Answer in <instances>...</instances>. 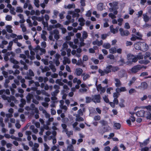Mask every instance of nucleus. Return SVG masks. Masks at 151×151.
Segmentation results:
<instances>
[{"mask_svg":"<svg viewBox=\"0 0 151 151\" xmlns=\"http://www.w3.org/2000/svg\"><path fill=\"white\" fill-rule=\"evenodd\" d=\"M127 59L128 61L127 62V64H132V63H135L137 61L136 56L131 54L127 55Z\"/></svg>","mask_w":151,"mask_h":151,"instance_id":"nucleus-1","label":"nucleus"},{"mask_svg":"<svg viewBox=\"0 0 151 151\" xmlns=\"http://www.w3.org/2000/svg\"><path fill=\"white\" fill-rule=\"evenodd\" d=\"M2 98L4 100H7L9 102H11L12 101H14L15 103H18L19 101L16 100V99L14 96H11L10 97L6 96L5 95H2L1 96Z\"/></svg>","mask_w":151,"mask_h":151,"instance_id":"nucleus-2","label":"nucleus"},{"mask_svg":"<svg viewBox=\"0 0 151 151\" xmlns=\"http://www.w3.org/2000/svg\"><path fill=\"white\" fill-rule=\"evenodd\" d=\"M88 36V35L87 32L85 31H84L82 35V37L80 38V42L79 46V47H81L85 45V43L84 42V40L86 39Z\"/></svg>","mask_w":151,"mask_h":151,"instance_id":"nucleus-3","label":"nucleus"},{"mask_svg":"<svg viewBox=\"0 0 151 151\" xmlns=\"http://www.w3.org/2000/svg\"><path fill=\"white\" fill-rule=\"evenodd\" d=\"M143 45H145V47H143L144 50H146L148 48L147 45L145 43H142L141 42H138L136 43L134 45V47L137 50H141V47H142Z\"/></svg>","mask_w":151,"mask_h":151,"instance_id":"nucleus-4","label":"nucleus"},{"mask_svg":"<svg viewBox=\"0 0 151 151\" xmlns=\"http://www.w3.org/2000/svg\"><path fill=\"white\" fill-rule=\"evenodd\" d=\"M143 66L139 65H138L134 66L130 70L132 73H136L139 72L142 68Z\"/></svg>","mask_w":151,"mask_h":151,"instance_id":"nucleus-5","label":"nucleus"},{"mask_svg":"<svg viewBox=\"0 0 151 151\" xmlns=\"http://www.w3.org/2000/svg\"><path fill=\"white\" fill-rule=\"evenodd\" d=\"M92 101L96 104L101 102V97L100 94L94 95L92 96Z\"/></svg>","mask_w":151,"mask_h":151,"instance_id":"nucleus-6","label":"nucleus"},{"mask_svg":"<svg viewBox=\"0 0 151 151\" xmlns=\"http://www.w3.org/2000/svg\"><path fill=\"white\" fill-rule=\"evenodd\" d=\"M33 50L35 52H39L40 55H41L43 54H45L46 52V51L45 49L44 48H41L40 46L38 45L35 48L33 49Z\"/></svg>","mask_w":151,"mask_h":151,"instance_id":"nucleus-7","label":"nucleus"},{"mask_svg":"<svg viewBox=\"0 0 151 151\" xmlns=\"http://www.w3.org/2000/svg\"><path fill=\"white\" fill-rule=\"evenodd\" d=\"M55 59H52L53 62L55 63L57 66H58L60 64V63L59 61V58L60 57V55L58 53H56L54 56Z\"/></svg>","mask_w":151,"mask_h":151,"instance_id":"nucleus-8","label":"nucleus"},{"mask_svg":"<svg viewBox=\"0 0 151 151\" xmlns=\"http://www.w3.org/2000/svg\"><path fill=\"white\" fill-rule=\"evenodd\" d=\"M9 53H10V56L9 58L10 61L11 63L15 64H18L19 62L14 58V57L15 55V53L12 52H9Z\"/></svg>","mask_w":151,"mask_h":151,"instance_id":"nucleus-9","label":"nucleus"},{"mask_svg":"<svg viewBox=\"0 0 151 151\" xmlns=\"http://www.w3.org/2000/svg\"><path fill=\"white\" fill-rule=\"evenodd\" d=\"M98 91L101 94L104 93L106 91V88L105 87H102L101 84H99L96 88Z\"/></svg>","mask_w":151,"mask_h":151,"instance_id":"nucleus-10","label":"nucleus"},{"mask_svg":"<svg viewBox=\"0 0 151 151\" xmlns=\"http://www.w3.org/2000/svg\"><path fill=\"white\" fill-rule=\"evenodd\" d=\"M119 31L122 36H127L129 34L128 31L127 30H124L122 28H120Z\"/></svg>","mask_w":151,"mask_h":151,"instance_id":"nucleus-11","label":"nucleus"},{"mask_svg":"<svg viewBox=\"0 0 151 151\" xmlns=\"http://www.w3.org/2000/svg\"><path fill=\"white\" fill-rule=\"evenodd\" d=\"M27 76L25 77V78L27 79L31 80L32 79L31 76H34V73L33 71L31 69H29V72L27 73Z\"/></svg>","mask_w":151,"mask_h":151,"instance_id":"nucleus-12","label":"nucleus"},{"mask_svg":"<svg viewBox=\"0 0 151 151\" xmlns=\"http://www.w3.org/2000/svg\"><path fill=\"white\" fill-rule=\"evenodd\" d=\"M145 114V111L143 110H141L137 111L136 113V115L138 117H144Z\"/></svg>","mask_w":151,"mask_h":151,"instance_id":"nucleus-13","label":"nucleus"},{"mask_svg":"<svg viewBox=\"0 0 151 151\" xmlns=\"http://www.w3.org/2000/svg\"><path fill=\"white\" fill-rule=\"evenodd\" d=\"M53 34L54 35V37L55 39L58 40L60 38L59 32L57 29H55L53 31Z\"/></svg>","mask_w":151,"mask_h":151,"instance_id":"nucleus-14","label":"nucleus"},{"mask_svg":"<svg viewBox=\"0 0 151 151\" xmlns=\"http://www.w3.org/2000/svg\"><path fill=\"white\" fill-rule=\"evenodd\" d=\"M126 74L125 71L123 69L120 70L118 73V75L119 78H123Z\"/></svg>","mask_w":151,"mask_h":151,"instance_id":"nucleus-15","label":"nucleus"},{"mask_svg":"<svg viewBox=\"0 0 151 151\" xmlns=\"http://www.w3.org/2000/svg\"><path fill=\"white\" fill-rule=\"evenodd\" d=\"M63 63L64 65H66L67 63L69 64L70 63V59L67 57L64 56L63 57Z\"/></svg>","mask_w":151,"mask_h":151,"instance_id":"nucleus-16","label":"nucleus"},{"mask_svg":"<svg viewBox=\"0 0 151 151\" xmlns=\"http://www.w3.org/2000/svg\"><path fill=\"white\" fill-rule=\"evenodd\" d=\"M146 109L147 110H148L150 111L151 112V106L150 105H148L147 106H142V107H138L137 106L134 109V110L136 111L138 109Z\"/></svg>","mask_w":151,"mask_h":151,"instance_id":"nucleus-17","label":"nucleus"},{"mask_svg":"<svg viewBox=\"0 0 151 151\" xmlns=\"http://www.w3.org/2000/svg\"><path fill=\"white\" fill-rule=\"evenodd\" d=\"M30 110L34 111L36 113H38L39 111L38 109L36 108L35 105L33 104H31L30 106Z\"/></svg>","mask_w":151,"mask_h":151,"instance_id":"nucleus-18","label":"nucleus"},{"mask_svg":"<svg viewBox=\"0 0 151 151\" xmlns=\"http://www.w3.org/2000/svg\"><path fill=\"white\" fill-rule=\"evenodd\" d=\"M83 72V70L80 68H76V69L75 73L77 76H80Z\"/></svg>","mask_w":151,"mask_h":151,"instance_id":"nucleus-19","label":"nucleus"},{"mask_svg":"<svg viewBox=\"0 0 151 151\" xmlns=\"http://www.w3.org/2000/svg\"><path fill=\"white\" fill-rule=\"evenodd\" d=\"M147 83L145 82H143L141 83V85L139 86V88L141 89H145L147 88Z\"/></svg>","mask_w":151,"mask_h":151,"instance_id":"nucleus-20","label":"nucleus"},{"mask_svg":"<svg viewBox=\"0 0 151 151\" xmlns=\"http://www.w3.org/2000/svg\"><path fill=\"white\" fill-rule=\"evenodd\" d=\"M127 90L126 88L124 87H121L120 88L117 87L116 89V92L119 93H120L122 92H124L126 91Z\"/></svg>","mask_w":151,"mask_h":151,"instance_id":"nucleus-21","label":"nucleus"},{"mask_svg":"<svg viewBox=\"0 0 151 151\" xmlns=\"http://www.w3.org/2000/svg\"><path fill=\"white\" fill-rule=\"evenodd\" d=\"M111 65H109L106 66L105 70V72L106 74H108V73L111 72Z\"/></svg>","mask_w":151,"mask_h":151,"instance_id":"nucleus-22","label":"nucleus"},{"mask_svg":"<svg viewBox=\"0 0 151 151\" xmlns=\"http://www.w3.org/2000/svg\"><path fill=\"white\" fill-rule=\"evenodd\" d=\"M33 96L32 94L30 93H28L26 97L27 103H29L31 99L33 98Z\"/></svg>","mask_w":151,"mask_h":151,"instance_id":"nucleus-23","label":"nucleus"},{"mask_svg":"<svg viewBox=\"0 0 151 151\" xmlns=\"http://www.w3.org/2000/svg\"><path fill=\"white\" fill-rule=\"evenodd\" d=\"M114 80L116 82L115 83V86L116 87H119L121 86L122 83L120 80L119 79L117 78H115L114 79Z\"/></svg>","mask_w":151,"mask_h":151,"instance_id":"nucleus-24","label":"nucleus"},{"mask_svg":"<svg viewBox=\"0 0 151 151\" xmlns=\"http://www.w3.org/2000/svg\"><path fill=\"white\" fill-rule=\"evenodd\" d=\"M111 72H116L120 70V68L118 66H113L111 65Z\"/></svg>","mask_w":151,"mask_h":151,"instance_id":"nucleus-25","label":"nucleus"},{"mask_svg":"<svg viewBox=\"0 0 151 151\" xmlns=\"http://www.w3.org/2000/svg\"><path fill=\"white\" fill-rule=\"evenodd\" d=\"M12 26L10 25H7L6 26V31L9 33H12L13 32V30L12 29Z\"/></svg>","mask_w":151,"mask_h":151,"instance_id":"nucleus-26","label":"nucleus"},{"mask_svg":"<svg viewBox=\"0 0 151 151\" xmlns=\"http://www.w3.org/2000/svg\"><path fill=\"white\" fill-rule=\"evenodd\" d=\"M5 93L7 95H9L10 94V91L9 89H2L0 90V95H2L4 93Z\"/></svg>","mask_w":151,"mask_h":151,"instance_id":"nucleus-27","label":"nucleus"},{"mask_svg":"<svg viewBox=\"0 0 151 151\" xmlns=\"http://www.w3.org/2000/svg\"><path fill=\"white\" fill-rule=\"evenodd\" d=\"M78 21L80 22L79 24L81 26H82L84 25L85 20L83 18H80Z\"/></svg>","mask_w":151,"mask_h":151,"instance_id":"nucleus-28","label":"nucleus"},{"mask_svg":"<svg viewBox=\"0 0 151 151\" xmlns=\"http://www.w3.org/2000/svg\"><path fill=\"white\" fill-rule=\"evenodd\" d=\"M113 127L115 129H120L121 127V125L119 123H114L113 125Z\"/></svg>","mask_w":151,"mask_h":151,"instance_id":"nucleus-29","label":"nucleus"},{"mask_svg":"<svg viewBox=\"0 0 151 151\" xmlns=\"http://www.w3.org/2000/svg\"><path fill=\"white\" fill-rule=\"evenodd\" d=\"M75 11L77 13H74L73 15V17H76L78 18L79 16V14L78 13H79L80 12V10L79 9H76Z\"/></svg>","mask_w":151,"mask_h":151,"instance_id":"nucleus-30","label":"nucleus"},{"mask_svg":"<svg viewBox=\"0 0 151 151\" xmlns=\"http://www.w3.org/2000/svg\"><path fill=\"white\" fill-rule=\"evenodd\" d=\"M20 102L21 103L19 104V106L20 107H23L26 104V101L24 99L22 98L20 100Z\"/></svg>","mask_w":151,"mask_h":151,"instance_id":"nucleus-31","label":"nucleus"},{"mask_svg":"<svg viewBox=\"0 0 151 151\" xmlns=\"http://www.w3.org/2000/svg\"><path fill=\"white\" fill-rule=\"evenodd\" d=\"M30 129L32 130V132L35 134H37L38 132V129L35 128V127L33 125H31L29 127Z\"/></svg>","mask_w":151,"mask_h":151,"instance_id":"nucleus-32","label":"nucleus"},{"mask_svg":"<svg viewBox=\"0 0 151 151\" xmlns=\"http://www.w3.org/2000/svg\"><path fill=\"white\" fill-rule=\"evenodd\" d=\"M76 52H77L76 56L78 58H79L81 56V53L82 52V50L81 48H79L77 49Z\"/></svg>","mask_w":151,"mask_h":151,"instance_id":"nucleus-33","label":"nucleus"},{"mask_svg":"<svg viewBox=\"0 0 151 151\" xmlns=\"http://www.w3.org/2000/svg\"><path fill=\"white\" fill-rule=\"evenodd\" d=\"M99 123L101 124L102 126H105L108 125V122L103 119L101 120L99 122Z\"/></svg>","mask_w":151,"mask_h":151,"instance_id":"nucleus-34","label":"nucleus"},{"mask_svg":"<svg viewBox=\"0 0 151 151\" xmlns=\"http://www.w3.org/2000/svg\"><path fill=\"white\" fill-rule=\"evenodd\" d=\"M30 55H29V58L31 60H32L35 59V53L33 51L30 50Z\"/></svg>","mask_w":151,"mask_h":151,"instance_id":"nucleus-35","label":"nucleus"},{"mask_svg":"<svg viewBox=\"0 0 151 151\" xmlns=\"http://www.w3.org/2000/svg\"><path fill=\"white\" fill-rule=\"evenodd\" d=\"M104 126V127L103 128L104 131V133L109 132L111 129L110 127L108 125Z\"/></svg>","mask_w":151,"mask_h":151,"instance_id":"nucleus-36","label":"nucleus"},{"mask_svg":"<svg viewBox=\"0 0 151 151\" xmlns=\"http://www.w3.org/2000/svg\"><path fill=\"white\" fill-rule=\"evenodd\" d=\"M149 138L146 139L143 142L141 143L140 145V146L141 147H143V146H146L149 143Z\"/></svg>","mask_w":151,"mask_h":151,"instance_id":"nucleus-37","label":"nucleus"},{"mask_svg":"<svg viewBox=\"0 0 151 151\" xmlns=\"http://www.w3.org/2000/svg\"><path fill=\"white\" fill-rule=\"evenodd\" d=\"M103 4L101 3L98 4L97 6V8L98 10L100 11H102L103 9Z\"/></svg>","mask_w":151,"mask_h":151,"instance_id":"nucleus-38","label":"nucleus"},{"mask_svg":"<svg viewBox=\"0 0 151 151\" xmlns=\"http://www.w3.org/2000/svg\"><path fill=\"white\" fill-rule=\"evenodd\" d=\"M68 151H75L74 150V147L72 144L69 145L67 147Z\"/></svg>","mask_w":151,"mask_h":151,"instance_id":"nucleus-39","label":"nucleus"},{"mask_svg":"<svg viewBox=\"0 0 151 151\" xmlns=\"http://www.w3.org/2000/svg\"><path fill=\"white\" fill-rule=\"evenodd\" d=\"M82 76H83V79L84 81H86L90 77V76L89 74H85V73H83L82 74Z\"/></svg>","mask_w":151,"mask_h":151,"instance_id":"nucleus-40","label":"nucleus"},{"mask_svg":"<svg viewBox=\"0 0 151 151\" xmlns=\"http://www.w3.org/2000/svg\"><path fill=\"white\" fill-rule=\"evenodd\" d=\"M143 19L145 22H147L149 20L150 18L148 16L145 14H143Z\"/></svg>","mask_w":151,"mask_h":151,"instance_id":"nucleus-41","label":"nucleus"},{"mask_svg":"<svg viewBox=\"0 0 151 151\" xmlns=\"http://www.w3.org/2000/svg\"><path fill=\"white\" fill-rule=\"evenodd\" d=\"M31 89L34 91H36V93L38 95H40L41 93V91L40 90H37V87H32Z\"/></svg>","mask_w":151,"mask_h":151,"instance_id":"nucleus-42","label":"nucleus"},{"mask_svg":"<svg viewBox=\"0 0 151 151\" xmlns=\"http://www.w3.org/2000/svg\"><path fill=\"white\" fill-rule=\"evenodd\" d=\"M150 62V61L148 60H140L139 61V63L141 64H144L145 65L147 64Z\"/></svg>","mask_w":151,"mask_h":151,"instance_id":"nucleus-43","label":"nucleus"},{"mask_svg":"<svg viewBox=\"0 0 151 151\" xmlns=\"http://www.w3.org/2000/svg\"><path fill=\"white\" fill-rule=\"evenodd\" d=\"M103 47L104 48L108 49L110 47L111 45L109 43H105L103 45Z\"/></svg>","mask_w":151,"mask_h":151,"instance_id":"nucleus-44","label":"nucleus"},{"mask_svg":"<svg viewBox=\"0 0 151 151\" xmlns=\"http://www.w3.org/2000/svg\"><path fill=\"white\" fill-rule=\"evenodd\" d=\"M69 44L70 47H72L73 49H76L77 47V46L76 45L74 44L73 42H70Z\"/></svg>","mask_w":151,"mask_h":151,"instance_id":"nucleus-45","label":"nucleus"},{"mask_svg":"<svg viewBox=\"0 0 151 151\" xmlns=\"http://www.w3.org/2000/svg\"><path fill=\"white\" fill-rule=\"evenodd\" d=\"M86 103H89L91 101H92V98L88 96H86Z\"/></svg>","mask_w":151,"mask_h":151,"instance_id":"nucleus-46","label":"nucleus"},{"mask_svg":"<svg viewBox=\"0 0 151 151\" xmlns=\"http://www.w3.org/2000/svg\"><path fill=\"white\" fill-rule=\"evenodd\" d=\"M10 53H9V52H8L5 54L4 57V59L5 61H7L9 60V58L8 56H10Z\"/></svg>","mask_w":151,"mask_h":151,"instance_id":"nucleus-47","label":"nucleus"},{"mask_svg":"<svg viewBox=\"0 0 151 151\" xmlns=\"http://www.w3.org/2000/svg\"><path fill=\"white\" fill-rule=\"evenodd\" d=\"M136 79V78L135 77H133L132 80L129 81V83L128 84L129 86H130L133 83H134Z\"/></svg>","mask_w":151,"mask_h":151,"instance_id":"nucleus-48","label":"nucleus"},{"mask_svg":"<svg viewBox=\"0 0 151 151\" xmlns=\"http://www.w3.org/2000/svg\"><path fill=\"white\" fill-rule=\"evenodd\" d=\"M109 51L111 53H115L116 52V48L115 47H111V48L109 49Z\"/></svg>","mask_w":151,"mask_h":151,"instance_id":"nucleus-49","label":"nucleus"},{"mask_svg":"<svg viewBox=\"0 0 151 151\" xmlns=\"http://www.w3.org/2000/svg\"><path fill=\"white\" fill-rule=\"evenodd\" d=\"M13 42L12 41H10L9 43V45L7 47V49L8 50H12V47L13 45Z\"/></svg>","mask_w":151,"mask_h":151,"instance_id":"nucleus-50","label":"nucleus"},{"mask_svg":"<svg viewBox=\"0 0 151 151\" xmlns=\"http://www.w3.org/2000/svg\"><path fill=\"white\" fill-rule=\"evenodd\" d=\"M75 120L76 122H82L84 121V119L82 117L76 116V118L75 119Z\"/></svg>","mask_w":151,"mask_h":151,"instance_id":"nucleus-51","label":"nucleus"},{"mask_svg":"<svg viewBox=\"0 0 151 151\" xmlns=\"http://www.w3.org/2000/svg\"><path fill=\"white\" fill-rule=\"evenodd\" d=\"M59 92L60 91L59 90H55L54 91L51 93V95L52 96H56Z\"/></svg>","mask_w":151,"mask_h":151,"instance_id":"nucleus-52","label":"nucleus"},{"mask_svg":"<svg viewBox=\"0 0 151 151\" xmlns=\"http://www.w3.org/2000/svg\"><path fill=\"white\" fill-rule=\"evenodd\" d=\"M98 72L100 74V75L101 76H104L106 74V73L105 72L104 69L103 70L100 69H99Z\"/></svg>","mask_w":151,"mask_h":151,"instance_id":"nucleus-53","label":"nucleus"},{"mask_svg":"<svg viewBox=\"0 0 151 151\" xmlns=\"http://www.w3.org/2000/svg\"><path fill=\"white\" fill-rule=\"evenodd\" d=\"M59 14V12L56 10H54L53 11V14L54 15L52 16V17L53 18H56L57 17L58 15Z\"/></svg>","mask_w":151,"mask_h":151,"instance_id":"nucleus-54","label":"nucleus"},{"mask_svg":"<svg viewBox=\"0 0 151 151\" xmlns=\"http://www.w3.org/2000/svg\"><path fill=\"white\" fill-rule=\"evenodd\" d=\"M10 82L9 79H6L5 81V82L4 84V86L5 88H7L8 87V84Z\"/></svg>","mask_w":151,"mask_h":151,"instance_id":"nucleus-55","label":"nucleus"},{"mask_svg":"<svg viewBox=\"0 0 151 151\" xmlns=\"http://www.w3.org/2000/svg\"><path fill=\"white\" fill-rule=\"evenodd\" d=\"M118 3L117 2H114L112 3H110L109 4V5L111 6H113L114 8H115L116 6H117Z\"/></svg>","mask_w":151,"mask_h":151,"instance_id":"nucleus-56","label":"nucleus"},{"mask_svg":"<svg viewBox=\"0 0 151 151\" xmlns=\"http://www.w3.org/2000/svg\"><path fill=\"white\" fill-rule=\"evenodd\" d=\"M88 89L86 88H82L79 89V91L81 93H84L87 92Z\"/></svg>","mask_w":151,"mask_h":151,"instance_id":"nucleus-57","label":"nucleus"},{"mask_svg":"<svg viewBox=\"0 0 151 151\" xmlns=\"http://www.w3.org/2000/svg\"><path fill=\"white\" fill-rule=\"evenodd\" d=\"M101 116L99 115H96L94 116L93 119L95 121H98L101 119Z\"/></svg>","mask_w":151,"mask_h":151,"instance_id":"nucleus-58","label":"nucleus"},{"mask_svg":"<svg viewBox=\"0 0 151 151\" xmlns=\"http://www.w3.org/2000/svg\"><path fill=\"white\" fill-rule=\"evenodd\" d=\"M68 45L67 43L66 42H64L63 43L62 46V49L64 50H67L68 49Z\"/></svg>","mask_w":151,"mask_h":151,"instance_id":"nucleus-59","label":"nucleus"},{"mask_svg":"<svg viewBox=\"0 0 151 151\" xmlns=\"http://www.w3.org/2000/svg\"><path fill=\"white\" fill-rule=\"evenodd\" d=\"M136 56L137 58V60L138 59L140 60L143 58V56L141 53H139L137 55H136Z\"/></svg>","mask_w":151,"mask_h":151,"instance_id":"nucleus-60","label":"nucleus"},{"mask_svg":"<svg viewBox=\"0 0 151 151\" xmlns=\"http://www.w3.org/2000/svg\"><path fill=\"white\" fill-rule=\"evenodd\" d=\"M98 132L99 133L103 135L104 133V131L103 129L101 128V127H99L98 129Z\"/></svg>","mask_w":151,"mask_h":151,"instance_id":"nucleus-61","label":"nucleus"},{"mask_svg":"<svg viewBox=\"0 0 151 151\" xmlns=\"http://www.w3.org/2000/svg\"><path fill=\"white\" fill-rule=\"evenodd\" d=\"M43 113L45 114V117L47 118H49L50 117V114L48 113L46 110H44L43 112Z\"/></svg>","mask_w":151,"mask_h":151,"instance_id":"nucleus-62","label":"nucleus"},{"mask_svg":"<svg viewBox=\"0 0 151 151\" xmlns=\"http://www.w3.org/2000/svg\"><path fill=\"white\" fill-rule=\"evenodd\" d=\"M20 27L22 28V30L23 32H24L26 31V28L23 24H21L20 25Z\"/></svg>","mask_w":151,"mask_h":151,"instance_id":"nucleus-63","label":"nucleus"},{"mask_svg":"<svg viewBox=\"0 0 151 151\" xmlns=\"http://www.w3.org/2000/svg\"><path fill=\"white\" fill-rule=\"evenodd\" d=\"M44 145L45 147L44 151H48V150L50 149V147L47 145L46 143H44Z\"/></svg>","mask_w":151,"mask_h":151,"instance_id":"nucleus-64","label":"nucleus"}]
</instances>
